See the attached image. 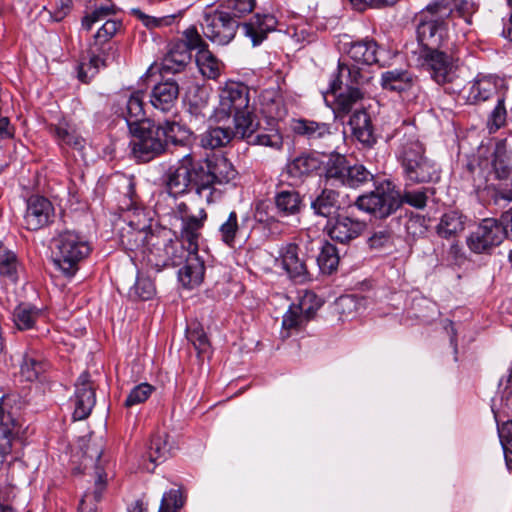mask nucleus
<instances>
[{"label": "nucleus", "instance_id": "obj_1", "mask_svg": "<svg viewBox=\"0 0 512 512\" xmlns=\"http://www.w3.org/2000/svg\"><path fill=\"white\" fill-rule=\"evenodd\" d=\"M472 5L467 0H432L415 16L418 46L412 51L416 66L449 93L461 90L454 43L448 27L456 16L471 24Z\"/></svg>", "mask_w": 512, "mask_h": 512}, {"label": "nucleus", "instance_id": "obj_2", "mask_svg": "<svg viewBox=\"0 0 512 512\" xmlns=\"http://www.w3.org/2000/svg\"><path fill=\"white\" fill-rule=\"evenodd\" d=\"M276 18L271 14H255L248 21L240 23L220 8L206 12L201 23L204 36L220 46L229 44L240 28L253 46L260 45L268 33L275 30Z\"/></svg>", "mask_w": 512, "mask_h": 512}, {"label": "nucleus", "instance_id": "obj_3", "mask_svg": "<svg viewBox=\"0 0 512 512\" xmlns=\"http://www.w3.org/2000/svg\"><path fill=\"white\" fill-rule=\"evenodd\" d=\"M426 189L404 191L403 195L395 190V185L384 180L378 183L373 191L361 195L356 200V206L375 217L383 219L393 214L402 203H406L416 209H423L427 203Z\"/></svg>", "mask_w": 512, "mask_h": 512}, {"label": "nucleus", "instance_id": "obj_4", "mask_svg": "<svg viewBox=\"0 0 512 512\" xmlns=\"http://www.w3.org/2000/svg\"><path fill=\"white\" fill-rule=\"evenodd\" d=\"M371 79L368 70L339 61L337 73L330 84V92L335 96V110L347 114L364 96L363 87Z\"/></svg>", "mask_w": 512, "mask_h": 512}, {"label": "nucleus", "instance_id": "obj_5", "mask_svg": "<svg viewBox=\"0 0 512 512\" xmlns=\"http://www.w3.org/2000/svg\"><path fill=\"white\" fill-rule=\"evenodd\" d=\"M398 157L406 179L412 183H429L440 178L438 165L425 156L422 143L414 136H404L398 148Z\"/></svg>", "mask_w": 512, "mask_h": 512}, {"label": "nucleus", "instance_id": "obj_6", "mask_svg": "<svg viewBox=\"0 0 512 512\" xmlns=\"http://www.w3.org/2000/svg\"><path fill=\"white\" fill-rule=\"evenodd\" d=\"M186 249L183 242L174 237L171 230L157 228L150 235L148 246L141 261L160 271L167 266H178L183 263Z\"/></svg>", "mask_w": 512, "mask_h": 512}, {"label": "nucleus", "instance_id": "obj_7", "mask_svg": "<svg viewBox=\"0 0 512 512\" xmlns=\"http://www.w3.org/2000/svg\"><path fill=\"white\" fill-rule=\"evenodd\" d=\"M204 171L200 160L191 154L184 155L175 165H172L163 175V184L171 196L183 195L194 190L199 196H204Z\"/></svg>", "mask_w": 512, "mask_h": 512}, {"label": "nucleus", "instance_id": "obj_8", "mask_svg": "<svg viewBox=\"0 0 512 512\" xmlns=\"http://www.w3.org/2000/svg\"><path fill=\"white\" fill-rule=\"evenodd\" d=\"M54 261L66 276H73L78 265L91 252L89 242L74 230L59 232L52 239Z\"/></svg>", "mask_w": 512, "mask_h": 512}, {"label": "nucleus", "instance_id": "obj_9", "mask_svg": "<svg viewBox=\"0 0 512 512\" xmlns=\"http://www.w3.org/2000/svg\"><path fill=\"white\" fill-rule=\"evenodd\" d=\"M233 116V123H246L254 116V108L250 105V90L243 83L229 82L220 90L219 105L214 117L222 122Z\"/></svg>", "mask_w": 512, "mask_h": 512}, {"label": "nucleus", "instance_id": "obj_10", "mask_svg": "<svg viewBox=\"0 0 512 512\" xmlns=\"http://www.w3.org/2000/svg\"><path fill=\"white\" fill-rule=\"evenodd\" d=\"M129 132L133 137L130 143L132 153L141 162H149L166 150L160 123L143 122L142 126L134 127Z\"/></svg>", "mask_w": 512, "mask_h": 512}, {"label": "nucleus", "instance_id": "obj_11", "mask_svg": "<svg viewBox=\"0 0 512 512\" xmlns=\"http://www.w3.org/2000/svg\"><path fill=\"white\" fill-rule=\"evenodd\" d=\"M203 174L204 197L207 203L212 202L214 185L227 184L237 176L233 164L223 156H214L200 160Z\"/></svg>", "mask_w": 512, "mask_h": 512}, {"label": "nucleus", "instance_id": "obj_12", "mask_svg": "<svg viewBox=\"0 0 512 512\" xmlns=\"http://www.w3.org/2000/svg\"><path fill=\"white\" fill-rule=\"evenodd\" d=\"M116 12L113 4H106L96 7L90 13H87L82 18V28L86 31L91 30L92 26L96 23L104 21L102 26L98 29L94 35V46H101L108 41L117 33L121 27V22L109 17L114 15Z\"/></svg>", "mask_w": 512, "mask_h": 512}, {"label": "nucleus", "instance_id": "obj_13", "mask_svg": "<svg viewBox=\"0 0 512 512\" xmlns=\"http://www.w3.org/2000/svg\"><path fill=\"white\" fill-rule=\"evenodd\" d=\"M175 217L181 221L180 236L181 241L188 243L190 252L198 250V239L200 231L207 219L205 209L199 208L192 211L184 202L179 203L174 210Z\"/></svg>", "mask_w": 512, "mask_h": 512}, {"label": "nucleus", "instance_id": "obj_14", "mask_svg": "<svg viewBox=\"0 0 512 512\" xmlns=\"http://www.w3.org/2000/svg\"><path fill=\"white\" fill-rule=\"evenodd\" d=\"M13 402H15L13 396H3L0 399V459L11 452L13 441L19 436L21 430L16 410L12 407Z\"/></svg>", "mask_w": 512, "mask_h": 512}, {"label": "nucleus", "instance_id": "obj_15", "mask_svg": "<svg viewBox=\"0 0 512 512\" xmlns=\"http://www.w3.org/2000/svg\"><path fill=\"white\" fill-rule=\"evenodd\" d=\"M503 229L498 220L486 218L468 237L467 245L475 253H483L503 241Z\"/></svg>", "mask_w": 512, "mask_h": 512}, {"label": "nucleus", "instance_id": "obj_16", "mask_svg": "<svg viewBox=\"0 0 512 512\" xmlns=\"http://www.w3.org/2000/svg\"><path fill=\"white\" fill-rule=\"evenodd\" d=\"M366 227L364 221L337 214L327 221L325 231L332 240L347 244L358 238L366 230Z\"/></svg>", "mask_w": 512, "mask_h": 512}, {"label": "nucleus", "instance_id": "obj_17", "mask_svg": "<svg viewBox=\"0 0 512 512\" xmlns=\"http://www.w3.org/2000/svg\"><path fill=\"white\" fill-rule=\"evenodd\" d=\"M54 217L52 203L43 196L33 195L27 200L24 225L30 231H37L49 225Z\"/></svg>", "mask_w": 512, "mask_h": 512}, {"label": "nucleus", "instance_id": "obj_18", "mask_svg": "<svg viewBox=\"0 0 512 512\" xmlns=\"http://www.w3.org/2000/svg\"><path fill=\"white\" fill-rule=\"evenodd\" d=\"M258 124L255 122L254 116L246 123L240 124V139L245 140L249 145H258L269 147L274 150H280L283 147V137L277 129L257 130Z\"/></svg>", "mask_w": 512, "mask_h": 512}, {"label": "nucleus", "instance_id": "obj_19", "mask_svg": "<svg viewBox=\"0 0 512 512\" xmlns=\"http://www.w3.org/2000/svg\"><path fill=\"white\" fill-rule=\"evenodd\" d=\"M95 387L88 372H83L75 383L74 393V420L86 419L95 406Z\"/></svg>", "mask_w": 512, "mask_h": 512}, {"label": "nucleus", "instance_id": "obj_20", "mask_svg": "<svg viewBox=\"0 0 512 512\" xmlns=\"http://www.w3.org/2000/svg\"><path fill=\"white\" fill-rule=\"evenodd\" d=\"M322 165L323 161L319 155L303 152L287 162L285 173L293 185H300L313 173L320 170Z\"/></svg>", "mask_w": 512, "mask_h": 512}, {"label": "nucleus", "instance_id": "obj_21", "mask_svg": "<svg viewBox=\"0 0 512 512\" xmlns=\"http://www.w3.org/2000/svg\"><path fill=\"white\" fill-rule=\"evenodd\" d=\"M152 233H154V230L148 228L145 224L139 227L130 221L127 227L122 229L120 241L126 250L134 253V258L141 260Z\"/></svg>", "mask_w": 512, "mask_h": 512}, {"label": "nucleus", "instance_id": "obj_22", "mask_svg": "<svg viewBox=\"0 0 512 512\" xmlns=\"http://www.w3.org/2000/svg\"><path fill=\"white\" fill-rule=\"evenodd\" d=\"M486 165L489 164L485 161ZM491 170L487 175H479V178L484 179L486 182L490 180H508L512 172V163L509 151L507 149L506 141L500 140L496 143L492 158L490 161Z\"/></svg>", "mask_w": 512, "mask_h": 512}, {"label": "nucleus", "instance_id": "obj_23", "mask_svg": "<svg viewBox=\"0 0 512 512\" xmlns=\"http://www.w3.org/2000/svg\"><path fill=\"white\" fill-rule=\"evenodd\" d=\"M301 251L298 245L294 243L287 244L281 249V262L288 275L300 282L308 279L309 271L306 260L300 255Z\"/></svg>", "mask_w": 512, "mask_h": 512}, {"label": "nucleus", "instance_id": "obj_24", "mask_svg": "<svg viewBox=\"0 0 512 512\" xmlns=\"http://www.w3.org/2000/svg\"><path fill=\"white\" fill-rule=\"evenodd\" d=\"M381 53L376 41L369 38L351 43L347 51L348 57L355 62L353 65L358 67H360L359 64L366 66L380 64Z\"/></svg>", "mask_w": 512, "mask_h": 512}, {"label": "nucleus", "instance_id": "obj_25", "mask_svg": "<svg viewBox=\"0 0 512 512\" xmlns=\"http://www.w3.org/2000/svg\"><path fill=\"white\" fill-rule=\"evenodd\" d=\"M191 59V53L183 43L174 42L169 46V50L163 57L160 64V74L162 77L172 73L182 72Z\"/></svg>", "mask_w": 512, "mask_h": 512}, {"label": "nucleus", "instance_id": "obj_26", "mask_svg": "<svg viewBox=\"0 0 512 512\" xmlns=\"http://www.w3.org/2000/svg\"><path fill=\"white\" fill-rule=\"evenodd\" d=\"M179 85L174 79H167L154 86L151 104L163 112L170 111L178 98Z\"/></svg>", "mask_w": 512, "mask_h": 512}, {"label": "nucleus", "instance_id": "obj_27", "mask_svg": "<svg viewBox=\"0 0 512 512\" xmlns=\"http://www.w3.org/2000/svg\"><path fill=\"white\" fill-rule=\"evenodd\" d=\"M238 130V123H233V127H210L201 135V146L206 149L223 147L233 139H240Z\"/></svg>", "mask_w": 512, "mask_h": 512}, {"label": "nucleus", "instance_id": "obj_28", "mask_svg": "<svg viewBox=\"0 0 512 512\" xmlns=\"http://www.w3.org/2000/svg\"><path fill=\"white\" fill-rule=\"evenodd\" d=\"M186 254L185 265L179 270L178 277L186 287L199 285L204 277L205 267L203 262L197 256V251L190 252L188 246L185 247Z\"/></svg>", "mask_w": 512, "mask_h": 512}, {"label": "nucleus", "instance_id": "obj_29", "mask_svg": "<svg viewBox=\"0 0 512 512\" xmlns=\"http://www.w3.org/2000/svg\"><path fill=\"white\" fill-rule=\"evenodd\" d=\"M340 194L330 188H324L311 202V209L314 214L325 218H333L341 208Z\"/></svg>", "mask_w": 512, "mask_h": 512}, {"label": "nucleus", "instance_id": "obj_30", "mask_svg": "<svg viewBox=\"0 0 512 512\" xmlns=\"http://www.w3.org/2000/svg\"><path fill=\"white\" fill-rule=\"evenodd\" d=\"M123 115L129 131L133 130L134 127L142 126L143 122H151L146 119L144 110V93L136 91L130 95L126 101Z\"/></svg>", "mask_w": 512, "mask_h": 512}, {"label": "nucleus", "instance_id": "obj_31", "mask_svg": "<svg viewBox=\"0 0 512 512\" xmlns=\"http://www.w3.org/2000/svg\"><path fill=\"white\" fill-rule=\"evenodd\" d=\"M274 204L280 216H294L301 211L302 198L300 193L295 189H282L276 192Z\"/></svg>", "mask_w": 512, "mask_h": 512}, {"label": "nucleus", "instance_id": "obj_32", "mask_svg": "<svg viewBox=\"0 0 512 512\" xmlns=\"http://www.w3.org/2000/svg\"><path fill=\"white\" fill-rule=\"evenodd\" d=\"M292 129L295 134L303 136L309 141L326 139L332 135L329 124L308 119L295 120Z\"/></svg>", "mask_w": 512, "mask_h": 512}, {"label": "nucleus", "instance_id": "obj_33", "mask_svg": "<svg viewBox=\"0 0 512 512\" xmlns=\"http://www.w3.org/2000/svg\"><path fill=\"white\" fill-rule=\"evenodd\" d=\"M353 135L363 144L372 146L376 139L373 133L371 119L364 110L355 111L349 120Z\"/></svg>", "mask_w": 512, "mask_h": 512}, {"label": "nucleus", "instance_id": "obj_34", "mask_svg": "<svg viewBox=\"0 0 512 512\" xmlns=\"http://www.w3.org/2000/svg\"><path fill=\"white\" fill-rule=\"evenodd\" d=\"M348 164L349 162L344 155L338 153L331 154L322 165L324 166V178L326 182L331 185L343 186Z\"/></svg>", "mask_w": 512, "mask_h": 512}, {"label": "nucleus", "instance_id": "obj_35", "mask_svg": "<svg viewBox=\"0 0 512 512\" xmlns=\"http://www.w3.org/2000/svg\"><path fill=\"white\" fill-rule=\"evenodd\" d=\"M49 131L61 147L67 146L76 150H81L84 147L85 140L73 126L65 121L58 125H50Z\"/></svg>", "mask_w": 512, "mask_h": 512}, {"label": "nucleus", "instance_id": "obj_36", "mask_svg": "<svg viewBox=\"0 0 512 512\" xmlns=\"http://www.w3.org/2000/svg\"><path fill=\"white\" fill-rule=\"evenodd\" d=\"M47 369V363L36 351L25 352L20 363V376L23 380L33 382Z\"/></svg>", "mask_w": 512, "mask_h": 512}, {"label": "nucleus", "instance_id": "obj_37", "mask_svg": "<svg viewBox=\"0 0 512 512\" xmlns=\"http://www.w3.org/2000/svg\"><path fill=\"white\" fill-rule=\"evenodd\" d=\"M160 127L166 147L169 143L174 146H187L190 143L192 132L184 125L175 121H165Z\"/></svg>", "mask_w": 512, "mask_h": 512}, {"label": "nucleus", "instance_id": "obj_38", "mask_svg": "<svg viewBox=\"0 0 512 512\" xmlns=\"http://www.w3.org/2000/svg\"><path fill=\"white\" fill-rule=\"evenodd\" d=\"M497 91L496 82L492 77L483 76L476 78L469 88L466 96L467 102L477 104L489 99Z\"/></svg>", "mask_w": 512, "mask_h": 512}, {"label": "nucleus", "instance_id": "obj_39", "mask_svg": "<svg viewBox=\"0 0 512 512\" xmlns=\"http://www.w3.org/2000/svg\"><path fill=\"white\" fill-rule=\"evenodd\" d=\"M413 82L414 79L409 72L397 69L384 72L381 78L382 87L395 92L409 90Z\"/></svg>", "mask_w": 512, "mask_h": 512}, {"label": "nucleus", "instance_id": "obj_40", "mask_svg": "<svg viewBox=\"0 0 512 512\" xmlns=\"http://www.w3.org/2000/svg\"><path fill=\"white\" fill-rule=\"evenodd\" d=\"M463 216L456 211L445 213L436 227L437 234L446 239L455 238L464 230Z\"/></svg>", "mask_w": 512, "mask_h": 512}, {"label": "nucleus", "instance_id": "obj_41", "mask_svg": "<svg viewBox=\"0 0 512 512\" xmlns=\"http://www.w3.org/2000/svg\"><path fill=\"white\" fill-rule=\"evenodd\" d=\"M188 111L196 118H205L207 115L209 91L205 87L198 85L193 86L188 94Z\"/></svg>", "mask_w": 512, "mask_h": 512}, {"label": "nucleus", "instance_id": "obj_42", "mask_svg": "<svg viewBox=\"0 0 512 512\" xmlns=\"http://www.w3.org/2000/svg\"><path fill=\"white\" fill-rule=\"evenodd\" d=\"M242 226L239 223L238 214L231 211L219 226L221 241L229 247H234L236 239L242 234Z\"/></svg>", "mask_w": 512, "mask_h": 512}, {"label": "nucleus", "instance_id": "obj_43", "mask_svg": "<svg viewBox=\"0 0 512 512\" xmlns=\"http://www.w3.org/2000/svg\"><path fill=\"white\" fill-rule=\"evenodd\" d=\"M306 323L305 315L301 314V307H296V304L290 305L282 319V338H288L294 332H299Z\"/></svg>", "mask_w": 512, "mask_h": 512}, {"label": "nucleus", "instance_id": "obj_44", "mask_svg": "<svg viewBox=\"0 0 512 512\" xmlns=\"http://www.w3.org/2000/svg\"><path fill=\"white\" fill-rule=\"evenodd\" d=\"M156 293L154 281L145 275L139 274L134 285L129 289L128 296L132 300H149Z\"/></svg>", "mask_w": 512, "mask_h": 512}, {"label": "nucleus", "instance_id": "obj_45", "mask_svg": "<svg viewBox=\"0 0 512 512\" xmlns=\"http://www.w3.org/2000/svg\"><path fill=\"white\" fill-rule=\"evenodd\" d=\"M317 263L322 273L331 274L337 269L339 264L337 248L333 244L326 242L317 256Z\"/></svg>", "mask_w": 512, "mask_h": 512}, {"label": "nucleus", "instance_id": "obj_46", "mask_svg": "<svg viewBox=\"0 0 512 512\" xmlns=\"http://www.w3.org/2000/svg\"><path fill=\"white\" fill-rule=\"evenodd\" d=\"M40 311L35 307L20 304L13 312V321L19 330H27L34 326Z\"/></svg>", "mask_w": 512, "mask_h": 512}, {"label": "nucleus", "instance_id": "obj_47", "mask_svg": "<svg viewBox=\"0 0 512 512\" xmlns=\"http://www.w3.org/2000/svg\"><path fill=\"white\" fill-rule=\"evenodd\" d=\"M196 61L205 77L216 79L220 75V62L208 49L197 53Z\"/></svg>", "mask_w": 512, "mask_h": 512}, {"label": "nucleus", "instance_id": "obj_48", "mask_svg": "<svg viewBox=\"0 0 512 512\" xmlns=\"http://www.w3.org/2000/svg\"><path fill=\"white\" fill-rule=\"evenodd\" d=\"M373 174L368 171L363 165L348 164L347 173L345 175L343 186H349L351 188H357L371 180H373Z\"/></svg>", "mask_w": 512, "mask_h": 512}, {"label": "nucleus", "instance_id": "obj_49", "mask_svg": "<svg viewBox=\"0 0 512 512\" xmlns=\"http://www.w3.org/2000/svg\"><path fill=\"white\" fill-rule=\"evenodd\" d=\"M256 5L255 0H223L220 9L228 12L236 20L251 13Z\"/></svg>", "mask_w": 512, "mask_h": 512}, {"label": "nucleus", "instance_id": "obj_50", "mask_svg": "<svg viewBox=\"0 0 512 512\" xmlns=\"http://www.w3.org/2000/svg\"><path fill=\"white\" fill-rule=\"evenodd\" d=\"M17 267L18 261L15 253L0 242V274L11 281H16Z\"/></svg>", "mask_w": 512, "mask_h": 512}, {"label": "nucleus", "instance_id": "obj_51", "mask_svg": "<svg viewBox=\"0 0 512 512\" xmlns=\"http://www.w3.org/2000/svg\"><path fill=\"white\" fill-rule=\"evenodd\" d=\"M186 335L188 341L193 344L198 356L209 354L211 346L203 327L199 325L188 327Z\"/></svg>", "mask_w": 512, "mask_h": 512}, {"label": "nucleus", "instance_id": "obj_52", "mask_svg": "<svg viewBox=\"0 0 512 512\" xmlns=\"http://www.w3.org/2000/svg\"><path fill=\"white\" fill-rule=\"evenodd\" d=\"M155 388L149 383H141L136 385L128 394L124 406L130 408L134 405L144 403L153 393Z\"/></svg>", "mask_w": 512, "mask_h": 512}, {"label": "nucleus", "instance_id": "obj_53", "mask_svg": "<svg viewBox=\"0 0 512 512\" xmlns=\"http://www.w3.org/2000/svg\"><path fill=\"white\" fill-rule=\"evenodd\" d=\"M184 505L180 490L171 489L164 493L158 512H178Z\"/></svg>", "mask_w": 512, "mask_h": 512}, {"label": "nucleus", "instance_id": "obj_54", "mask_svg": "<svg viewBox=\"0 0 512 512\" xmlns=\"http://www.w3.org/2000/svg\"><path fill=\"white\" fill-rule=\"evenodd\" d=\"M187 47V51L197 50V53L205 51L208 47L195 27H189L183 32V39L178 41Z\"/></svg>", "mask_w": 512, "mask_h": 512}, {"label": "nucleus", "instance_id": "obj_55", "mask_svg": "<svg viewBox=\"0 0 512 512\" xmlns=\"http://www.w3.org/2000/svg\"><path fill=\"white\" fill-rule=\"evenodd\" d=\"M170 452L167 441L164 436H154L149 447V459L152 463L165 460Z\"/></svg>", "mask_w": 512, "mask_h": 512}, {"label": "nucleus", "instance_id": "obj_56", "mask_svg": "<svg viewBox=\"0 0 512 512\" xmlns=\"http://www.w3.org/2000/svg\"><path fill=\"white\" fill-rule=\"evenodd\" d=\"M262 106L263 112L272 119H281L286 115V109L280 97L266 98L264 96Z\"/></svg>", "mask_w": 512, "mask_h": 512}, {"label": "nucleus", "instance_id": "obj_57", "mask_svg": "<svg viewBox=\"0 0 512 512\" xmlns=\"http://www.w3.org/2000/svg\"><path fill=\"white\" fill-rule=\"evenodd\" d=\"M506 121V109L504 107V101L502 99H498V103L494 110L491 112L489 116L487 126L490 132L497 131L500 127L504 125Z\"/></svg>", "mask_w": 512, "mask_h": 512}, {"label": "nucleus", "instance_id": "obj_58", "mask_svg": "<svg viewBox=\"0 0 512 512\" xmlns=\"http://www.w3.org/2000/svg\"><path fill=\"white\" fill-rule=\"evenodd\" d=\"M315 299L314 294H306L299 304H296V307H301V314L305 315V321L308 322L311 320L316 311L320 307V304L317 302L316 304H312V300Z\"/></svg>", "mask_w": 512, "mask_h": 512}, {"label": "nucleus", "instance_id": "obj_59", "mask_svg": "<svg viewBox=\"0 0 512 512\" xmlns=\"http://www.w3.org/2000/svg\"><path fill=\"white\" fill-rule=\"evenodd\" d=\"M355 9L359 11L365 10L367 7L382 8L391 6L397 2V0H349Z\"/></svg>", "mask_w": 512, "mask_h": 512}, {"label": "nucleus", "instance_id": "obj_60", "mask_svg": "<svg viewBox=\"0 0 512 512\" xmlns=\"http://www.w3.org/2000/svg\"><path fill=\"white\" fill-rule=\"evenodd\" d=\"M391 240V233L388 230L382 229L375 231L368 239V244L371 248L379 249L384 247Z\"/></svg>", "mask_w": 512, "mask_h": 512}, {"label": "nucleus", "instance_id": "obj_61", "mask_svg": "<svg viewBox=\"0 0 512 512\" xmlns=\"http://www.w3.org/2000/svg\"><path fill=\"white\" fill-rule=\"evenodd\" d=\"M498 434L502 448L508 447L512 450V420H508L501 426H498Z\"/></svg>", "mask_w": 512, "mask_h": 512}, {"label": "nucleus", "instance_id": "obj_62", "mask_svg": "<svg viewBox=\"0 0 512 512\" xmlns=\"http://www.w3.org/2000/svg\"><path fill=\"white\" fill-rule=\"evenodd\" d=\"M499 388L502 389V400L505 401L506 406L512 408V367L507 378L500 380Z\"/></svg>", "mask_w": 512, "mask_h": 512}, {"label": "nucleus", "instance_id": "obj_63", "mask_svg": "<svg viewBox=\"0 0 512 512\" xmlns=\"http://www.w3.org/2000/svg\"><path fill=\"white\" fill-rule=\"evenodd\" d=\"M53 11V17L56 21L62 20L70 11L72 6L71 0H54L51 3Z\"/></svg>", "mask_w": 512, "mask_h": 512}, {"label": "nucleus", "instance_id": "obj_64", "mask_svg": "<svg viewBox=\"0 0 512 512\" xmlns=\"http://www.w3.org/2000/svg\"><path fill=\"white\" fill-rule=\"evenodd\" d=\"M498 222L503 229V238L507 237L512 240V208L504 212Z\"/></svg>", "mask_w": 512, "mask_h": 512}]
</instances>
